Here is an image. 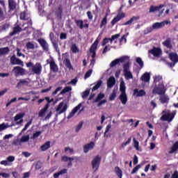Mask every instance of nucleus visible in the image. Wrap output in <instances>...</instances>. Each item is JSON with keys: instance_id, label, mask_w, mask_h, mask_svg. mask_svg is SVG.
Here are the masks:
<instances>
[{"instance_id": "44", "label": "nucleus", "mask_w": 178, "mask_h": 178, "mask_svg": "<svg viewBox=\"0 0 178 178\" xmlns=\"http://www.w3.org/2000/svg\"><path fill=\"white\" fill-rule=\"evenodd\" d=\"M75 157H69L67 156H63L61 157V161L63 162H69L70 161H74Z\"/></svg>"}, {"instance_id": "64", "label": "nucleus", "mask_w": 178, "mask_h": 178, "mask_svg": "<svg viewBox=\"0 0 178 178\" xmlns=\"http://www.w3.org/2000/svg\"><path fill=\"white\" fill-rule=\"evenodd\" d=\"M171 178H178V171H174L173 174L171 176Z\"/></svg>"}, {"instance_id": "12", "label": "nucleus", "mask_w": 178, "mask_h": 178, "mask_svg": "<svg viewBox=\"0 0 178 178\" xmlns=\"http://www.w3.org/2000/svg\"><path fill=\"white\" fill-rule=\"evenodd\" d=\"M49 37L54 49L56 51V52H59L60 49L58 47V42H56V40H55V35H54V33H50Z\"/></svg>"}, {"instance_id": "63", "label": "nucleus", "mask_w": 178, "mask_h": 178, "mask_svg": "<svg viewBox=\"0 0 178 178\" xmlns=\"http://www.w3.org/2000/svg\"><path fill=\"white\" fill-rule=\"evenodd\" d=\"M92 74V70H89L86 74H85V79H88L90 76Z\"/></svg>"}, {"instance_id": "51", "label": "nucleus", "mask_w": 178, "mask_h": 178, "mask_svg": "<svg viewBox=\"0 0 178 178\" xmlns=\"http://www.w3.org/2000/svg\"><path fill=\"white\" fill-rule=\"evenodd\" d=\"M26 49H34L35 47L31 42H28L26 44Z\"/></svg>"}, {"instance_id": "30", "label": "nucleus", "mask_w": 178, "mask_h": 178, "mask_svg": "<svg viewBox=\"0 0 178 178\" xmlns=\"http://www.w3.org/2000/svg\"><path fill=\"white\" fill-rule=\"evenodd\" d=\"M30 80L29 78L28 79H20L19 83H17V87H19V86L24 85V86H29L30 84V82L29 81Z\"/></svg>"}, {"instance_id": "7", "label": "nucleus", "mask_w": 178, "mask_h": 178, "mask_svg": "<svg viewBox=\"0 0 178 178\" xmlns=\"http://www.w3.org/2000/svg\"><path fill=\"white\" fill-rule=\"evenodd\" d=\"M166 24H170V22L169 21H163L161 22H155L152 24V27L154 30H159V29H162V27H165Z\"/></svg>"}, {"instance_id": "13", "label": "nucleus", "mask_w": 178, "mask_h": 178, "mask_svg": "<svg viewBox=\"0 0 178 178\" xmlns=\"http://www.w3.org/2000/svg\"><path fill=\"white\" fill-rule=\"evenodd\" d=\"M49 63L50 65L51 72H53V73H58V72H59V67L54 59L51 60Z\"/></svg>"}, {"instance_id": "52", "label": "nucleus", "mask_w": 178, "mask_h": 178, "mask_svg": "<svg viewBox=\"0 0 178 178\" xmlns=\"http://www.w3.org/2000/svg\"><path fill=\"white\" fill-rule=\"evenodd\" d=\"M115 99H116V91L113 90V92L109 96V101H115Z\"/></svg>"}, {"instance_id": "11", "label": "nucleus", "mask_w": 178, "mask_h": 178, "mask_svg": "<svg viewBox=\"0 0 178 178\" xmlns=\"http://www.w3.org/2000/svg\"><path fill=\"white\" fill-rule=\"evenodd\" d=\"M10 62L12 65H19V66H24L23 61L16 58L15 55H13L10 57Z\"/></svg>"}, {"instance_id": "24", "label": "nucleus", "mask_w": 178, "mask_h": 178, "mask_svg": "<svg viewBox=\"0 0 178 178\" xmlns=\"http://www.w3.org/2000/svg\"><path fill=\"white\" fill-rule=\"evenodd\" d=\"M163 5L161 4L160 6H151L149 8V13H154L155 12L159 11V10L162 9V7Z\"/></svg>"}, {"instance_id": "31", "label": "nucleus", "mask_w": 178, "mask_h": 178, "mask_svg": "<svg viewBox=\"0 0 178 178\" xmlns=\"http://www.w3.org/2000/svg\"><path fill=\"white\" fill-rule=\"evenodd\" d=\"M75 24H76L77 27H79L81 30H83L84 29V21L82 19H76Z\"/></svg>"}, {"instance_id": "32", "label": "nucleus", "mask_w": 178, "mask_h": 178, "mask_svg": "<svg viewBox=\"0 0 178 178\" xmlns=\"http://www.w3.org/2000/svg\"><path fill=\"white\" fill-rule=\"evenodd\" d=\"M10 51V50L8 47L0 48V56L2 55H6L7 54H9Z\"/></svg>"}, {"instance_id": "2", "label": "nucleus", "mask_w": 178, "mask_h": 178, "mask_svg": "<svg viewBox=\"0 0 178 178\" xmlns=\"http://www.w3.org/2000/svg\"><path fill=\"white\" fill-rule=\"evenodd\" d=\"M165 92H166V90H165V85L162 82L159 83L158 86L156 85L152 90V94H158V95H165Z\"/></svg>"}, {"instance_id": "28", "label": "nucleus", "mask_w": 178, "mask_h": 178, "mask_svg": "<svg viewBox=\"0 0 178 178\" xmlns=\"http://www.w3.org/2000/svg\"><path fill=\"white\" fill-rule=\"evenodd\" d=\"M17 6V4L16 3V1L14 0H8V8L10 10H15Z\"/></svg>"}, {"instance_id": "9", "label": "nucleus", "mask_w": 178, "mask_h": 178, "mask_svg": "<svg viewBox=\"0 0 178 178\" xmlns=\"http://www.w3.org/2000/svg\"><path fill=\"white\" fill-rule=\"evenodd\" d=\"M127 59V56H123L120 58H116L115 60H113L111 63L110 66L111 67H115V66H116V65L119 63H124Z\"/></svg>"}, {"instance_id": "18", "label": "nucleus", "mask_w": 178, "mask_h": 178, "mask_svg": "<svg viewBox=\"0 0 178 178\" xmlns=\"http://www.w3.org/2000/svg\"><path fill=\"white\" fill-rule=\"evenodd\" d=\"M81 108V104H78L75 108H74L72 111V112L70 113V114L67 115V119H72L76 113H77V111L79 109Z\"/></svg>"}, {"instance_id": "26", "label": "nucleus", "mask_w": 178, "mask_h": 178, "mask_svg": "<svg viewBox=\"0 0 178 178\" xmlns=\"http://www.w3.org/2000/svg\"><path fill=\"white\" fill-rule=\"evenodd\" d=\"M134 94L136 97H144V95H145L146 93H145V90H138V89H134Z\"/></svg>"}, {"instance_id": "20", "label": "nucleus", "mask_w": 178, "mask_h": 178, "mask_svg": "<svg viewBox=\"0 0 178 178\" xmlns=\"http://www.w3.org/2000/svg\"><path fill=\"white\" fill-rule=\"evenodd\" d=\"M162 44L168 49H173V45H172V39L170 38H167L164 42H163Z\"/></svg>"}, {"instance_id": "27", "label": "nucleus", "mask_w": 178, "mask_h": 178, "mask_svg": "<svg viewBox=\"0 0 178 178\" xmlns=\"http://www.w3.org/2000/svg\"><path fill=\"white\" fill-rule=\"evenodd\" d=\"M63 63L67 69H69V70H73V65H72V63H70V60L69 58H65Z\"/></svg>"}, {"instance_id": "35", "label": "nucleus", "mask_w": 178, "mask_h": 178, "mask_svg": "<svg viewBox=\"0 0 178 178\" xmlns=\"http://www.w3.org/2000/svg\"><path fill=\"white\" fill-rule=\"evenodd\" d=\"M160 102L161 104H168V102H169V96L163 95V96L160 98Z\"/></svg>"}, {"instance_id": "49", "label": "nucleus", "mask_w": 178, "mask_h": 178, "mask_svg": "<svg viewBox=\"0 0 178 178\" xmlns=\"http://www.w3.org/2000/svg\"><path fill=\"white\" fill-rule=\"evenodd\" d=\"M136 63L139 64L140 69H143V67H144V61H143V59H141V58H136Z\"/></svg>"}, {"instance_id": "5", "label": "nucleus", "mask_w": 178, "mask_h": 178, "mask_svg": "<svg viewBox=\"0 0 178 178\" xmlns=\"http://www.w3.org/2000/svg\"><path fill=\"white\" fill-rule=\"evenodd\" d=\"M63 102H60L57 108H56V112H57V115H62L66 111H67V104H65ZM64 105V106H63Z\"/></svg>"}, {"instance_id": "50", "label": "nucleus", "mask_w": 178, "mask_h": 178, "mask_svg": "<svg viewBox=\"0 0 178 178\" xmlns=\"http://www.w3.org/2000/svg\"><path fill=\"white\" fill-rule=\"evenodd\" d=\"M161 81H162V76L159 75V76H155V78L154 79V84H156V86L157 83H162Z\"/></svg>"}, {"instance_id": "59", "label": "nucleus", "mask_w": 178, "mask_h": 178, "mask_svg": "<svg viewBox=\"0 0 178 178\" xmlns=\"http://www.w3.org/2000/svg\"><path fill=\"white\" fill-rule=\"evenodd\" d=\"M140 168H141V165L140 164L136 165L135 168H134V169L131 172V175H134V173H137V172H138V169H140Z\"/></svg>"}, {"instance_id": "62", "label": "nucleus", "mask_w": 178, "mask_h": 178, "mask_svg": "<svg viewBox=\"0 0 178 178\" xmlns=\"http://www.w3.org/2000/svg\"><path fill=\"white\" fill-rule=\"evenodd\" d=\"M44 99L47 102L46 105H49V104H51V102H54V98L50 99L49 97H44Z\"/></svg>"}, {"instance_id": "54", "label": "nucleus", "mask_w": 178, "mask_h": 178, "mask_svg": "<svg viewBox=\"0 0 178 178\" xmlns=\"http://www.w3.org/2000/svg\"><path fill=\"white\" fill-rule=\"evenodd\" d=\"M29 140H30V136L26 135V136H23L21 138V143H27V141H29Z\"/></svg>"}, {"instance_id": "21", "label": "nucleus", "mask_w": 178, "mask_h": 178, "mask_svg": "<svg viewBox=\"0 0 178 178\" xmlns=\"http://www.w3.org/2000/svg\"><path fill=\"white\" fill-rule=\"evenodd\" d=\"M95 147V143L94 142H90V143H88L83 146V152L85 154H87L90 149H92Z\"/></svg>"}, {"instance_id": "10", "label": "nucleus", "mask_w": 178, "mask_h": 178, "mask_svg": "<svg viewBox=\"0 0 178 178\" xmlns=\"http://www.w3.org/2000/svg\"><path fill=\"white\" fill-rule=\"evenodd\" d=\"M13 71L17 76H24L26 74V70L19 66L14 67Z\"/></svg>"}, {"instance_id": "19", "label": "nucleus", "mask_w": 178, "mask_h": 178, "mask_svg": "<svg viewBox=\"0 0 178 178\" xmlns=\"http://www.w3.org/2000/svg\"><path fill=\"white\" fill-rule=\"evenodd\" d=\"M140 80L143 81V83H149V80H151V74L149 72H145L141 76Z\"/></svg>"}, {"instance_id": "23", "label": "nucleus", "mask_w": 178, "mask_h": 178, "mask_svg": "<svg viewBox=\"0 0 178 178\" xmlns=\"http://www.w3.org/2000/svg\"><path fill=\"white\" fill-rule=\"evenodd\" d=\"M168 58L170 60H171L172 62H174L175 63H178V55L175 52L170 53L168 55Z\"/></svg>"}, {"instance_id": "14", "label": "nucleus", "mask_w": 178, "mask_h": 178, "mask_svg": "<svg viewBox=\"0 0 178 178\" xmlns=\"http://www.w3.org/2000/svg\"><path fill=\"white\" fill-rule=\"evenodd\" d=\"M125 16H126V14H124V13H122L121 14H118L117 16L114 17L111 21V25L115 26V24H116L118 22H120V20H122V19H123V17H124Z\"/></svg>"}, {"instance_id": "39", "label": "nucleus", "mask_w": 178, "mask_h": 178, "mask_svg": "<svg viewBox=\"0 0 178 178\" xmlns=\"http://www.w3.org/2000/svg\"><path fill=\"white\" fill-rule=\"evenodd\" d=\"M115 169L117 176L120 178H122L123 177V171H122V170L119 167H115Z\"/></svg>"}, {"instance_id": "36", "label": "nucleus", "mask_w": 178, "mask_h": 178, "mask_svg": "<svg viewBox=\"0 0 178 178\" xmlns=\"http://www.w3.org/2000/svg\"><path fill=\"white\" fill-rule=\"evenodd\" d=\"M48 108H49V105L46 104L44 106V107L40 110V111L38 113V115L40 118H42V116H44V115H45V112H47V111H48Z\"/></svg>"}, {"instance_id": "29", "label": "nucleus", "mask_w": 178, "mask_h": 178, "mask_svg": "<svg viewBox=\"0 0 178 178\" xmlns=\"http://www.w3.org/2000/svg\"><path fill=\"white\" fill-rule=\"evenodd\" d=\"M119 99L123 105H126V104H127V95H126V93H121Z\"/></svg>"}, {"instance_id": "41", "label": "nucleus", "mask_w": 178, "mask_h": 178, "mask_svg": "<svg viewBox=\"0 0 178 178\" xmlns=\"http://www.w3.org/2000/svg\"><path fill=\"white\" fill-rule=\"evenodd\" d=\"M26 114L24 113H18L17 114L15 117H14V121L15 122H17V120H19L20 119H23V118H24V115Z\"/></svg>"}, {"instance_id": "45", "label": "nucleus", "mask_w": 178, "mask_h": 178, "mask_svg": "<svg viewBox=\"0 0 178 178\" xmlns=\"http://www.w3.org/2000/svg\"><path fill=\"white\" fill-rule=\"evenodd\" d=\"M178 149V141H177L171 147V150L170 151V154H173L176 152Z\"/></svg>"}, {"instance_id": "25", "label": "nucleus", "mask_w": 178, "mask_h": 178, "mask_svg": "<svg viewBox=\"0 0 178 178\" xmlns=\"http://www.w3.org/2000/svg\"><path fill=\"white\" fill-rule=\"evenodd\" d=\"M98 44H99V40L96 39L90 48V52H97V47H98Z\"/></svg>"}, {"instance_id": "37", "label": "nucleus", "mask_w": 178, "mask_h": 178, "mask_svg": "<svg viewBox=\"0 0 178 178\" xmlns=\"http://www.w3.org/2000/svg\"><path fill=\"white\" fill-rule=\"evenodd\" d=\"M120 91L121 92V94H126V86L124 85V81L120 83Z\"/></svg>"}, {"instance_id": "3", "label": "nucleus", "mask_w": 178, "mask_h": 178, "mask_svg": "<svg viewBox=\"0 0 178 178\" xmlns=\"http://www.w3.org/2000/svg\"><path fill=\"white\" fill-rule=\"evenodd\" d=\"M102 158L99 155L96 156L92 161V168L95 172H97L99 169V165H101V161Z\"/></svg>"}, {"instance_id": "40", "label": "nucleus", "mask_w": 178, "mask_h": 178, "mask_svg": "<svg viewBox=\"0 0 178 178\" xmlns=\"http://www.w3.org/2000/svg\"><path fill=\"white\" fill-rule=\"evenodd\" d=\"M105 98V94L104 93H99L96 97V99L94 100V102L97 103L99 101H101Z\"/></svg>"}, {"instance_id": "22", "label": "nucleus", "mask_w": 178, "mask_h": 178, "mask_svg": "<svg viewBox=\"0 0 178 178\" xmlns=\"http://www.w3.org/2000/svg\"><path fill=\"white\" fill-rule=\"evenodd\" d=\"M140 20L139 16H134L132 17L129 20H128L127 22H124L122 24V26H127L129 24H131L132 23H137V21Z\"/></svg>"}, {"instance_id": "55", "label": "nucleus", "mask_w": 178, "mask_h": 178, "mask_svg": "<svg viewBox=\"0 0 178 178\" xmlns=\"http://www.w3.org/2000/svg\"><path fill=\"white\" fill-rule=\"evenodd\" d=\"M134 147L136 149L137 151L140 150V143L136 140V138H134Z\"/></svg>"}, {"instance_id": "33", "label": "nucleus", "mask_w": 178, "mask_h": 178, "mask_svg": "<svg viewBox=\"0 0 178 178\" xmlns=\"http://www.w3.org/2000/svg\"><path fill=\"white\" fill-rule=\"evenodd\" d=\"M50 147H51V142L47 141L40 147V149L41 151H47V149H48Z\"/></svg>"}, {"instance_id": "58", "label": "nucleus", "mask_w": 178, "mask_h": 178, "mask_svg": "<svg viewBox=\"0 0 178 178\" xmlns=\"http://www.w3.org/2000/svg\"><path fill=\"white\" fill-rule=\"evenodd\" d=\"M130 143H131V137L129 138L127 141L122 143L121 145V147H122V148H124V147H127V145H129Z\"/></svg>"}, {"instance_id": "57", "label": "nucleus", "mask_w": 178, "mask_h": 178, "mask_svg": "<svg viewBox=\"0 0 178 178\" xmlns=\"http://www.w3.org/2000/svg\"><path fill=\"white\" fill-rule=\"evenodd\" d=\"M65 152H68L70 155H73V154H74V149L69 147H65Z\"/></svg>"}, {"instance_id": "53", "label": "nucleus", "mask_w": 178, "mask_h": 178, "mask_svg": "<svg viewBox=\"0 0 178 178\" xmlns=\"http://www.w3.org/2000/svg\"><path fill=\"white\" fill-rule=\"evenodd\" d=\"M42 132L41 131H36L35 133H34L33 134V136L31 137V138L32 140H35V138H38V137H40V135L42 134Z\"/></svg>"}, {"instance_id": "43", "label": "nucleus", "mask_w": 178, "mask_h": 178, "mask_svg": "<svg viewBox=\"0 0 178 178\" xmlns=\"http://www.w3.org/2000/svg\"><path fill=\"white\" fill-rule=\"evenodd\" d=\"M123 72L124 73L127 72H130V62H127L123 65Z\"/></svg>"}, {"instance_id": "42", "label": "nucleus", "mask_w": 178, "mask_h": 178, "mask_svg": "<svg viewBox=\"0 0 178 178\" xmlns=\"http://www.w3.org/2000/svg\"><path fill=\"white\" fill-rule=\"evenodd\" d=\"M101 86H102V81L99 80L96 84L95 85V86H93V88H92V91H97V90H98V88H99V87H101Z\"/></svg>"}, {"instance_id": "4", "label": "nucleus", "mask_w": 178, "mask_h": 178, "mask_svg": "<svg viewBox=\"0 0 178 178\" xmlns=\"http://www.w3.org/2000/svg\"><path fill=\"white\" fill-rule=\"evenodd\" d=\"M19 19L20 20H27V24H29V26H33V21H31V18L29 17L27 10L20 13Z\"/></svg>"}, {"instance_id": "61", "label": "nucleus", "mask_w": 178, "mask_h": 178, "mask_svg": "<svg viewBox=\"0 0 178 178\" xmlns=\"http://www.w3.org/2000/svg\"><path fill=\"white\" fill-rule=\"evenodd\" d=\"M88 95H90V90H86L84 92H83L82 98H87Z\"/></svg>"}, {"instance_id": "47", "label": "nucleus", "mask_w": 178, "mask_h": 178, "mask_svg": "<svg viewBox=\"0 0 178 178\" xmlns=\"http://www.w3.org/2000/svg\"><path fill=\"white\" fill-rule=\"evenodd\" d=\"M33 123V119H31L24 126V127L22 130V133H24L26 130H27L28 127H30V125Z\"/></svg>"}, {"instance_id": "34", "label": "nucleus", "mask_w": 178, "mask_h": 178, "mask_svg": "<svg viewBox=\"0 0 178 178\" xmlns=\"http://www.w3.org/2000/svg\"><path fill=\"white\" fill-rule=\"evenodd\" d=\"M107 24H108V13H106L104 17L102 19L100 24V28L102 29L104 26H106Z\"/></svg>"}, {"instance_id": "60", "label": "nucleus", "mask_w": 178, "mask_h": 178, "mask_svg": "<svg viewBox=\"0 0 178 178\" xmlns=\"http://www.w3.org/2000/svg\"><path fill=\"white\" fill-rule=\"evenodd\" d=\"M153 30L154 29L152 26H149L145 30V34H149V33H152Z\"/></svg>"}, {"instance_id": "38", "label": "nucleus", "mask_w": 178, "mask_h": 178, "mask_svg": "<svg viewBox=\"0 0 178 178\" xmlns=\"http://www.w3.org/2000/svg\"><path fill=\"white\" fill-rule=\"evenodd\" d=\"M62 13H63V9L62 8V6H60L58 8V10L56 13V15L59 19H62Z\"/></svg>"}, {"instance_id": "15", "label": "nucleus", "mask_w": 178, "mask_h": 178, "mask_svg": "<svg viewBox=\"0 0 178 178\" xmlns=\"http://www.w3.org/2000/svg\"><path fill=\"white\" fill-rule=\"evenodd\" d=\"M38 42H39L40 47H42L43 51H48L49 50V46L48 43H47V41L44 40L43 38H39L38 39Z\"/></svg>"}, {"instance_id": "46", "label": "nucleus", "mask_w": 178, "mask_h": 178, "mask_svg": "<svg viewBox=\"0 0 178 178\" xmlns=\"http://www.w3.org/2000/svg\"><path fill=\"white\" fill-rule=\"evenodd\" d=\"M69 91H72V87L67 86L61 90V92H60V95H63V94H66V92H69Z\"/></svg>"}, {"instance_id": "56", "label": "nucleus", "mask_w": 178, "mask_h": 178, "mask_svg": "<svg viewBox=\"0 0 178 178\" xmlns=\"http://www.w3.org/2000/svg\"><path fill=\"white\" fill-rule=\"evenodd\" d=\"M71 50L72 51L73 54H77V52H79V47H77L76 44H74L72 45Z\"/></svg>"}, {"instance_id": "6", "label": "nucleus", "mask_w": 178, "mask_h": 178, "mask_svg": "<svg viewBox=\"0 0 178 178\" xmlns=\"http://www.w3.org/2000/svg\"><path fill=\"white\" fill-rule=\"evenodd\" d=\"M32 72L33 74H38V76L41 74V72H42V65H41V63H36L35 65H33Z\"/></svg>"}, {"instance_id": "17", "label": "nucleus", "mask_w": 178, "mask_h": 178, "mask_svg": "<svg viewBox=\"0 0 178 178\" xmlns=\"http://www.w3.org/2000/svg\"><path fill=\"white\" fill-rule=\"evenodd\" d=\"M116 84L115 76H110L107 80V88H112Z\"/></svg>"}, {"instance_id": "8", "label": "nucleus", "mask_w": 178, "mask_h": 178, "mask_svg": "<svg viewBox=\"0 0 178 178\" xmlns=\"http://www.w3.org/2000/svg\"><path fill=\"white\" fill-rule=\"evenodd\" d=\"M149 54H152L155 58H159V56L162 55V49L159 47H154L152 49L149 50Z\"/></svg>"}, {"instance_id": "1", "label": "nucleus", "mask_w": 178, "mask_h": 178, "mask_svg": "<svg viewBox=\"0 0 178 178\" xmlns=\"http://www.w3.org/2000/svg\"><path fill=\"white\" fill-rule=\"evenodd\" d=\"M162 116L160 118V120L162 122H168L170 123L175 119V115H176L175 113H170L169 110H164L162 111Z\"/></svg>"}, {"instance_id": "48", "label": "nucleus", "mask_w": 178, "mask_h": 178, "mask_svg": "<svg viewBox=\"0 0 178 178\" xmlns=\"http://www.w3.org/2000/svg\"><path fill=\"white\" fill-rule=\"evenodd\" d=\"M124 73V77L127 80H129V79H133V74H131V72L128 71Z\"/></svg>"}, {"instance_id": "16", "label": "nucleus", "mask_w": 178, "mask_h": 178, "mask_svg": "<svg viewBox=\"0 0 178 178\" xmlns=\"http://www.w3.org/2000/svg\"><path fill=\"white\" fill-rule=\"evenodd\" d=\"M21 31H23V29H22L19 25H17L13 28V31L10 32L9 35L10 37H13V35H16V34H18V33H20Z\"/></svg>"}]
</instances>
